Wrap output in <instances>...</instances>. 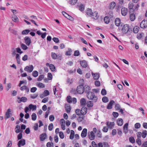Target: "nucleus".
Returning a JSON list of instances; mask_svg holds the SVG:
<instances>
[{"label": "nucleus", "mask_w": 147, "mask_h": 147, "mask_svg": "<svg viewBox=\"0 0 147 147\" xmlns=\"http://www.w3.org/2000/svg\"><path fill=\"white\" fill-rule=\"evenodd\" d=\"M80 55V53L78 50H76L74 51V55L75 56H78Z\"/></svg>", "instance_id": "obj_45"}, {"label": "nucleus", "mask_w": 147, "mask_h": 147, "mask_svg": "<svg viewBox=\"0 0 147 147\" xmlns=\"http://www.w3.org/2000/svg\"><path fill=\"white\" fill-rule=\"evenodd\" d=\"M91 17L95 20H97L99 17L98 13L96 11H95L92 13Z\"/></svg>", "instance_id": "obj_14"}, {"label": "nucleus", "mask_w": 147, "mask_h": 147, "mask_svg": "<svg viewBox=\"0 0 147 147\" xmlns=\"http://www.w3.org/2000/svg\"><path fill=\"white\" fill-rule=\"evenodd\" d=\"M115 103V101L113 100H111L109 102L107 106V108L109 109H111L112 108L113 105Z\"/></svg>", "instance_id": "obj_20"}, {"label": "nucleus", "mask_w": 147, "mask_h": 147, "mask_svg": "<svg viewBox=\"0 0 147 147\" xmlns=\"http://www.w3.org/2000/svg\"><path fill=\"white\" fill-rule=\"evenodd\" d=\"M43 93L46 96L49 95V91L47 90H45Z\"/></svg>", "instance_id": "obj_63"}, {"label": "nucleus", "mask_w": 147, "mask_h": 147, "mask_svg": "<svg viewBox=\"0 0 147 147\" xmlns=\"http://www.w3.org/2000/svg\"><path fill=\"white\" fill-rule=\"evenodd\" d=\"M136 142L139 146L142 144L141 141L139 138H138L136 140Z\"/></svg>", "instance_id": "obj_61"}, {"label": "nucleus", "mask_w": 147, "mask_h": 147, "mask_svg": "<svg viewBox=\"0 0 147 147\" xmlns=\"http://www.w3.org/2000/svg\"><path fill=\"white\" fill-rule=\"evenodd\" d=\"M34 69L33 66L32 65H30L29 66H27L24 69V70L29 73L32 72Z\"/></svg>", "instance_id": "obj_5"}, {"label": "nucleus", "mask_w": 147, "mask_h": 147, "mask_svg": "<svg viewBox=\"0 0 147 147\" xmlns=\"http://www.w3.org/2000/svg\"><path fill=\"white\" fill-rule=\"evenodd\" d=\"M115 25L117 26H119L120 25H121V26L122 25V24H121V23L120 19L119 18H116L115 19Z\"/></svg>", "instance_id": "obj_19"}, {"label": "nucleus", "mask_w": 147, "mask_h": 147, "mask_svg": "<svg viewBox=\"0 0 147 147\" xmlns=\"http://www.w3.org/2000/svg\"><path fill=\"white\" fill-rule=\"evenodd\" d=\"M129 140L130 142L132 143H134L135 142V140L134 137H131L129 138Z\"/></svg>", "instance_id": "obj_49"}, {"label": "nucleus", "mask_w": 147, "mask_h": 147, "mask_svg": "<svg viewBox=\"0 0 147 147\" xmlns=\"http://www.w3.org/2000/svg\"><path fill=\"white\" fill-rule=\"evenodd\" d=\"M12 55L13 56L16 55V58L18 64L20 63V55L23 53L21 49L19 47L16 48H13L11 50Z\"/></svg>", "instance_id": "obj_1"}, {"label": "nucleus", "mask_w": 147, "mask_h": 147, "mask_svg": "<svg viewBox=\"0 0 147 147\" xmlns=\"http://www.w3.org/2000/svg\"><path fill=\"white\" fill-rule=\"evenodd\" d=\"M139 27L136 26L134 27L133 29V31L135 33H137L139 31Z\"/></svg>", "instance_id": "obj_34"}, {"label": "nucleus", "mask_w": 147, "mask_h": 147, "mask_svg": "<svg viewBox=\"0 0 147 147\" xmlns=\"http://www.w3.org/2000/svg\"><path fill=\"white\" fill-rule=\"evenodd\" d=\"M102 101L104 102H107L109 101L108 98L106 96H104L102 98Z\"/></svg>", "instance_id": "obj_47"}, {"label": "nucleus", "mask_w": 147, "mask_h": 147, "mask_svg": "<svg viewBox=\"0 0 147 147\" xmlns=\"http://www.w3.org/2000/svg\"><path fill=\"white\" fill-rule=\"evenodd\" d=\"M38 73L36 71H34L32 73V75L34 77H36L38 76Z\"/></svg>", "instance_id": "obj_41"}, {"label": "nucleus", "mask_w": 147, "mask_h": 147, "mask_svg": "<svg viewBox=\"0 0 147 147\" xmlns=\"http://www.w3.org/2000/svg\"><path fill=\"white\" fill-rule=\"evenodd\" d=\"M81 114L82 115H84L87 112V109L85 107H82L80 110Z\"/></svg>", "instance_id": "obj_16"}, {"label": "nucleus", "mask_w": 147, "mask_h": 147, "mask_svg": "<svg viewBox=\"0 0 147 147\" xmlns=\"http://www.w3.org/2000/svg\"><path fill=\"white\" fill-rule=\"evenodd\" d=\"M92 74L93 76L94 79L95 80L98 79L100 77V75L98 73H94L92 72Z\"/></svg>", "instance_id": "obj_23"}, {"label": "nucleus", "mask_w": 147, "mask_h": 147, "mask_svg": "<svg viewBox=\"0 0 147 147\" xmlns=\"http://www.w3.org/2000/svg\"><path fill=\"white\" fill-rule=\"evenodd\" d=\"M72 52V50L70 48H68V50L65 53V55H71V53Z\"/></svg>", "instance_id": "obj_35"}, {"label": "nucleus", "mask_w": 147, "mask_h": 147, "mask_svg": "<svg viewBox=\"0 0 147 147\" xmlns=\"http://www.w3.org/2000/svg\"><path fill=\"white\" fill-rule=\"evenodd\" d=\"M51 56L53 59H57V55L55 53H52L51 54Z\"/></svg>", "instance_id": "obj_42"}, {"label": "nucleus", "mask_w": 147, "mask_h": 147, "mask_svg": "<svg viewBox=\"0 0 147 147\" xmlns=\"http://www.w3.org/2000/svg\"><path fill=\"white\" fill-rule=\"evenodd\" d=\"M80 64L84 68L86 67L88 65L87 62L85 60L80 61Z\"/></svg>", "instance_id": "obj_12"}, {"label": "nucleus", "mask_w": 147, "mask_h": 147, "mask_svg": "<svg viewBox=\"0 0 147 147\" xmlns=\"http://www.w3.org/2000/svg\"><path fill=\"white\" fill-rule=\"evenodd\" d=\"M30 32V30H25L22 31V34L23 35H26L28 34Z\"/></svg>", "instance_id": "obj_37"}, {"label": "nucleus", "mask_w": 147, "mask_h": 147, "mask_svg": "<svg viewBox=\"0 0 147 147\" xmlns=\"http://www.w3.org/2000/svg\"><path fill=\"white\" fill-rule=\"evenodd\" d=\"M147 134V132L146 130L144 131L142 134L143 138H145L146 137Z\"/></svg>", "instance_id": "obj_46"}, {"label": "nucleus", "mask_w": 147, "mask_h": 147, "mask_svg": "<svg viewBox=\"0 0 147 147\" xmlns=\"http://www.w3.org/2000/svg\"><path fill=\"white\" fill-rule=\"evenodd\" d=\"M21 47L24 50H26L28 48L24 44L21 45Z\"/></svg>", "instance_id": "obj_54"}, {"label": "nucleus", "mask_w": 147, "mask_h": 147, "mask_svg": "<svg viewBox=\"0 0 147 147\" xmlns=\"http://www.w3.org/2000/svg\"><path fill=\"white\" fill-rule=\"evenodd\" d=\"M11 110L10 109H8L6 113L5 117V119H6L9 118L10 117V113L11 112Z\"/></svg>", "instance_id": "obj_18"}, {"label": "nucleus", "mask_w": 147, "mask_h": 147, "mask_svg": "<svg viewBox=\"0 0 147 147\" xmlns=\"http://www.w3.org/2000/svg\"><path fill=\"white\" fill-rule=\"evenodd\" d=\"M105 22L107 24H108L110 22V19L109 17L108 16H105L104 19Z\"/></svg>", "instance_id": "obj_36"}, {"label": "nucleus", "mask_w": 147, "mask_h": 147, "mask_svg": "<svg viewBox=\"0 0 147 147\" xmlns=\"http://www.w3.org/2000/svg\"><path fill=\"white\" fill-rule=\"evenodd\" d=\"M38 96V94H33L31 95L30 97L32 99H35Z\"/></svg>", "instance_id": "obj_62"}, {"label": "nucleus", "mask_w": 147, "mask_h": 147, "mask_svg": "<svg viewBox=\"0 0 147 147\" xmlns=\"http://www.w3.org/2000/svg\"><path fill=\"white\" fill-rule=\"evenodd\" d=\"M128 123H126L124 125L123 127L124 132L125 134L128 132Z\"/></svg>", "instance_id": "obj_25"}, {"label": "nucleus", "mask_w": 147, "mask_h": 147, "mask_svg": "<svg viewBox=\"0 0 147 147\" xmlns=\"http://www.w3.org/2000/svg\"><path fill=\"white\" fill-rule=\"evenodd\" d=\"M121 108L120 105L118 104H116L115 106V108L117 110H119Z\"/></svg>", "instance_id": "obj_57"}, {"label": "nucleus", "mask_w": 147, "mask_h": 147, "mask_svg": "<svg viewBox=\"0 0 147 147\" xmlns=\"http://www.w3.org/2000/svg\"><path fill=\"white\" fill-rule=\"evenodd\" d=\"M53 124L52 123L50 124L48 126L49 130L50 131H52L53 129Z\"/></svg>", "instance_id": "obj_53"}, {"label": "nucleus", "mask_w": 147, "mask_h": 147, "mask_svg": "<svg viewBox=\"0 0 147 147\" xmlns=\"http://www.w3.org/2000/svg\"><path fill=\"white\" fill-rule=\"evenodd\" d=\"M25 144V140L23 139L18 141V147H21V146H24Z\"/></svg>", "instance_id": "obj_10"}, {"label": "nucleus", "mask_w": 147, "mask_h": 147, "mask_svg": "<svg viewBox=\"0 0 147 147\" xmlns=\"http://www.w3.org/2000/svg\"><path fill=\"white\" fill-rule=\"evenodd\" d=\"M75 113H76L77 115H81V111L79 109H76L75 110Z\"/></svg>", "instance_id": "obj_58"}, {"label": "nucleus", "mask_w": 147, "mask_h": 147, "mask_svg": "<svg viewBox=\"0 0 147 147\" xmlns=\"http://www.w3.org/2000/svg\"><path fill=\"white\" fill-rule=\"evenodd\" d=\"M87 131V130L86 129L84 128L83 129L81 134V136L82 138H84L86 136Z\"/></svg>", "instance_id": "obj_15"}, {"label": "nucleus", "mask_w": 147, "mask_h": 147, "mask_svg": "<svg viewBox=\"0 0 147 147\" xmlns=\"http://www.w3.org/2000/svg\"><path fill=\"white\" fill-rule=\"evenodd\" d=\"M15 129V131L16 133H18L21 131L20 126L19 125H17Z\"/></svg>", "instance_id": "obj_30"}, {"label": "nucleus", "mask_w": 147, "mask_h": 147, "mask_svg": "<svg viewBox=\"0 0 147 147\" xmlns=\"http://www.w3.org/2000/svg\"><path fill=\"white\" fill-rule=\"evenodd\" d=\"M37 86L40 88H44L45 87V85L42 83L40 82L38 83Z\"/></svg>", "instance_id": "obj_39"}, {"label": "nucleus", "mask_w": 147, "mask_h": 147, "mask_svg": "<svg viewBox=\"0 0 147 147\" xmlns=\"http://www.w3.org/2000/svg\"><path fill=\"white\" fill-rule=\"evenodd\" d=\"M77 1V0H70L69 2V3L70 4L73 5L76 4Z\"/></svg>", "instance_id": "obj_44"}, {"label": "nucleus", "mask_w": 147, "mask_h": 147, "mask_svg": "<svg viewBox=\"0 0 147 147\" xmlns=\"http://www.w3.org/2000/svg\"><path fill=\"white\" fill-rule=\"evenodd\" d=\"M108 128L106 126H105L103 127L102 131L104 132H107L108 130Z\"/></svg>", "instance_id": "obj_64"}, {"label": "nucleus", "mask_w": 147, "mask_h": 147, "mask_svg": "<svg viewBox=\"0 0 147 147\" xmlns=\"http://www.w3.org/2000/svg\"><path fill=\"white\" fill-rule=\"evenodd\" d=\"M86 96L87 98L89 99L92 100L95 102H96L98 98L95 95L93 92H91L88 93L86 94Z\"/></svg>", "instance_id": "obj_2"}, {"label": "nucleus", "mask_w": 147, "mask_h": 147, "mask_svg": "<svg viewBox=\"0 0 147 147\" xmlns=\"http://www.w3.org/2000/svg\"><path fill=\"white\" fill-rule=\"evenodd\" d=\"M44 77V76L43 75H40L37 78V81H41L43 79Z\"/></svg>", "instance_id": "obj_59"}, {"label": "nucleus", "mask_w": 147, "mask_h": 147, "mask_svg": "<svg viewBox=\"0 0 147 147\" xmlns=\"http://www.w3.org/2000/svg\"><path fill=\"white\" fill-rule=\"evenodd\" d=\"M101 94L103 95H105L107 94V91L104 89H102L101 91Z\"/></svg>", "instance_id": "obj_60"}, {"label": "nucleus", "mask_w": 147, "mask_h": 147, "mask_svg": "<svg viewBox=\"0 0 147 147\" xmlns=\"http://www.w3.org/2000/svg\"><path fill=\"white\" fill-rule=\"evenodd\" d=\"M28 107L30 109L33 111L36 110V105H33L32 104H30L29 105Z\"/></svg>", "instance_id": "obj_31"}, {"label": "nucleus", "mask_w": 147, "mask_h": 147, "mask_svg": "<svg viewBox=\"0 0 147 147\" xmlns=\"http://www.w3.org/2000/svg\"><path fill=\"white\" fill-rule=\"evenodd\" d=\"M140 27L142 28H146L147 27V20H145L142 21L140 24Z\"/></svg>", "instance_id": "obj_8"}, {"label": "nucleus", "mask_w": 147, "mask_h": 147, "mask_svg": "<svg viewBox=\"0 0 147 147\" xmlns=\"http://www.w3.org/2000/svg\"><path fill=\"white\" fill-rule=\"evenodd\" d=\"M46 137L47 134L46 133L42 134L40 136V141H42L46 139Z\"/></svg>", "instance_id": "obj_21"}, {"label": "nucleus", "mask_w": 147, "mask_h": 147, "mask_svg": "<svg viewBox=\"0 0 147 147\" xmlns=\"http://www.w3.org/2000/svg\"><path fill=\"white\" fill-rule=\"evenodd\" d=\"M116 3L114 1L111 2L110 3L109 6V8L111 10L113 9L116 6Z\"/></svg>", "instance_id": "obj_17"}, {"label": "nucleus", "mask_w": 147, "mask_h": 147, "mask_svg": "<svg viewBox=\"0 0 147 147\" xmlns=\"http://www.w3.org/2000/svg\"><path fill=\"white\" fill-rule=\"evenodd\" d=\"M136 18L135 15L134 13H131L129 15L130 20L131 21H134Z\"/></svg>", "instance_id": "obj_26"}, {"label": "nucleus", "mask_w": 147, "mask_h": 147, "mask_svg": "<svg viewBox=\"0 0 147 147\" xmlns=\"http://www.w3.org/2000/svg\"><path fill=\"white\" fill-rule=\"evenodd\" d=\"M80 103L82 105H85L86 104V100L84 98H82L80 100Z\"/></svg>", "instance_id": "obj_29"}, {"label": "nucleus", "mask_w": 147, "mask_h": 147, "mask_svg": "<svg viewBox=\"0 0 147 147\" xmlns=\"http://www.w3.org/2000/svg\"><path fill=\"white\" fill-rule=\"evenodd\" d=\"M129 25L126 24L123 26L122 30L123 32L126 33L129 31Z\"/></svg>", "instance_id": "obj_7"}, {"label": "nucleus", "mask_w": 147, "mask_h": 147, "mask_svg": "<svg viewBox=\"0 0 147 147\" xmlns=\"http://www.w3.org/2000/svg\"><path fill=\"white\" fill-rule=\"evenodd\" d=\"M93 13L92 10L90 9H88L86 11V14L89 16H91Z\"/></svg>", "instance_id": "obj_28"}, {"label": "nucleus", "mask_w": 147, "mask_h": 147, "mask_svg": "<svg viewBox=\"0 0 147 147\" xmlns=\"http://www.w3.org/2000/svg\"><path fill=\"white\" fill-rule=\"evenodd\" d=\"M11 18L12 21L16 23L17 22L19 21L18 18L16 15L12 16Z\"/></svg>", "instance_id": "obj_27"}, {"label": "nucleus", "mask_w": 147, "mask_h": 147, "mask_svg": "<svg viewBox=\"0 0 147 147\" xmlns=\"http://www.w3.org/2000/svg\"><path fill=\"white\" fill-rule=\"evenodd\" d=\"M128 12L127 8L125 7L122 8L121 9V14L122 16H125L126 15Z\"/></svg>", "instance_id": "obj_11"}, {"label": "nucleus", "mask_w": 147, "mask_h": 147, "mask_svg": "<svg viewBox=\"0 0 147 147\" xmlns=\"http://www.w3.org/2000/svg\"><path fill=\"white\" fill-rule=\"evenodd\" d=\"M93 103L90 101H88L86 104L88 107H90L93 106Z\"/></svg>", "instance_id": "obj_40"}, {"label": "nucleus", "mask_w": 147, "mask_h": 147, "mask_svg": "<svg viewBox=\"0 0 147 147\" xmlns=\"http://www.w3.org/2000/svg\"><path fill=\"white\" fill-rule=\"evenodd\" d=\"M32 119L35 121L36 119V115L35 113H33L31 115Z\"/></svg>", "instance_id": "obj_43"}, {"label": "nucleus", "mask_w": 147, "mask_h": 147, "mask_svg": "<svg viewBox=\"0 0 147 147\" xmlns=\"http://www.w3.org/2000/svg\"><path fill=\"white\" fill-rule=\"evenodd\" d=\"M84 92L87 93L90 92V87L88 85H85L84 86Z\"/></svg>", "instance_id": "obj_22"}, {"label": "nucleus", "mask_w": 147, "mask_h": 147, "mask_svg": "<svg viewBox=\"0 0 147 147\" xmlns=\"http://www.w3.org/2000/svg\"><path fill=\"white\" fill-rule=\"evenodd\" d=\"M74 131L73 130H71V131L70 135L69 136V138L71 140L73 139L74 137Z\"/></svg>", "instance_id": "obj_33"}, {"label": "nucleus", "mask_w": 147, "mask_h": 147, "mask_svg": "<svg viewBox=\"0 0 147 147\" xmlns=\"http://www.w3.org/2000/svg\"><path fill=\"white\" fill-rule=\"evenodd\" d=\"M50 69L52 71H53L55 70V66L53 64H51L49 67Z\"/></svg>", "instance_id": "obj_48"}, {"label": "nucleus", "mask_w": 147, "mask_h": 147, "mask_svg": "<svg viewBox=\"0 0 147 147\" xmlns=\"http://www.w3.org/2000/svg\"><path fill=\"white\" fill-rule=\"evenodd\" d=\"M67 102L69 103H71L72 102L71 97L70 96H68L67 98Z\"/></svg>", "instance_id": "obj_52"}, {"label": "nucleus", "mask_w": 147, "mask_h": 147, "mask_svg": "<svg viewBox=\"0 0 147 147\" xmlns=\"http://www.w3.org/2000/svg\"><path fill=\"white\" fill-rule=\"evenodd\" d=\"M17 98L18 99L17 102L19 103L21 102H26L27 100V98L25 97H22L21 98L18 97Z\"/></svg>", "instance_id": "obj_9"}, {"label": "nucleus", "mask_w": 147, "mask_h": 147, "mask_svg": "<svg viewBox=\"0 0 147 147\" xmlns=\"http://www.w3.org/2000/svg\"><path fill=\"white\" fill-rule=\"evenodd\" d=\"M115 123L114 122L107 121L106 123V125L108 128L110 129H112Z\"/></svg>", "instance_id": "obj_6"}, {"label": "nucleus", "mask_w": 147, "mask_h": 147, "mask_svg": "<svg viewBox=\"0 0 147 147\" xmlns=\"http://www.w3.org/2000/svg\"><path fill=\"white\" fill-rule=\"evenodd\" d=\"M97 135L98 138H101L102 137V134L100 130H98Z\"/></svg>", "instance_id": "obj_56"}, {"label": "nucleus", "mask_w": 147, "mask_h": 147, "mask_svg": "<svg viewBox=\"0 0 147 147\" xmlns=\"http://www.w3.org/2000/svg\"><path fill=\"white\" fill-rule=\"evenodd\" d=\"M48 79L49 80H51L52 78V76L51 74L50 73H49L47 75Z\"/></svg>", "instance_id": "obj_50"}, {"label": "nucleus", "mask_w": 147, "mask_h": 147, "mask_svg": "<svg viewBox=\"0 0 147 147\" xmlns=\"http://www.w3.org/2000/svg\"><path fill=\"white\" fill-rule=\"evenodd\" d=\"M117 125L119 126H122L123 123V119L121 118H119L117 121Z\"/></svg>", "instance_id": "obj_24"}, {"label": "nucleus", "mask_w": 147, "mask_h": 147, "mask_svg": "<svg viewBox=\"0 0 147 147\" xmlns=\"http://www.w3.org/2000/svg\"><path fill=\"white\" fill-rule=\"evenodd\" d=\"M24 40L25 43L28 46H29L31 43V40L30 38L28 36H26L25 37Z\"/></svg>", "instance_id": "obj_13"}, {"label": "nucleus", "mask_w": 147, "mask_h": 147, "mask_svg": "<svg viewBox=\"0 0 147 147\" xmlns=\"http://www.w3.org/2000/svg\"><path fill=\"white\" fill-rule=\"evenodd\" d=\"M88 136L89 139L91 140H93L95 139V135L93 131H88Z\"/></svg>", "instance_id": "obj_4"}, {"label": "nucleus", "mask_w": 147, "mask_h": 147, "mask_svg": "<svg viewBox=\"0 0 147 147\" xmlns=\"http://www.w3.org/2000/svg\"><path fill=\"white\" fill-rule=\"evenodd\" d=\"M84 116L79 117L77 118V120L79 122H81L84 119Z\"/></svg>", "instance_id": "obj_55"}, {"label": "nucleus", "mask_w": 147, "mask_h": 147, "mask_svg": "<svg viewBox=\"0 0 147 147\" xmlns=\"http://www.w3.org/2000/svg\"><path fill=\"white\" fill-rule=\"evenodd\" d=\"M144 34L143 33H138L137 34V38L138 39H140L143 36Z\"/></svg>", "instance_id": "obj_51"}, {"label": "nucleus", "mask_w": 147, "mask_h": 147, "mask_svg": "<svg viewBox=\"0 0 147 147\" xmlns=\"http://www.w3.org/2000/svg\"><path fill=\"white\" fill-rule=\"evenodd\" d=\"M65 110L67 113H69L71 110L70 106L68 105H66L65 106Z\"/></svg>", "instance_id": "obj_32"}, {"label": "nucleus", "mask_w": 147, "mask_h": 147, "mask_svg": "<svg viewBox=\"0 0 147 147\" xmlns=\"http://www.w3.org/2000/svg\"><path fill=\"white\" fill-rule=\"evenodd\" d=\"M79 9L81 11H83L84 9V6L82 4H80L79 6Z\"/></svg>", "instance_id": "obj_38"}, {"label": "nucleus", "mask_w": 147, "mask_h": 147, "mask_svg": "<svg viewBox=\"0 0 147 147\" xmlns=\"http://www.w3.org/2000/svg\"><path fill=\"white\" fill-rule=\"evenodd\" d=\"M84 86L82 85H80L78 86L77 88V92L79 94H82L84 92Z\"/></svg>", "instance_id": "obj_3"}]
</instances>
